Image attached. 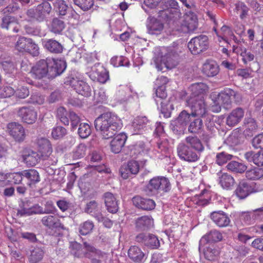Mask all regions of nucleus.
<instances>
[{
  "instance_id": "f03ea898",
  "label": "nucleus",
  "mask_w": 263,
  "mask_h": 263,
  "mask_svg": "<svg viewBox=\"0 0 263 263\" xmlns=\"http://www.w3.org/2000/svg\"><path fill=\"white\" fill-rule=\"evenodd\" d=\"M84 247L77 242H71L69 248L71 253L77 257H85L91 259V263H105L109 254L96 249L90 244L85 242Z\"/></svg>"
},
{
  "instance_id": "b1692460",
  "label": "nucleus",
  "mask_w": 263,
  "mask_h": 263,
  "mask_svg": "<svg viewBox=\"0 0 263 263\" xmlns=\"http://www.w3.org/2000/svg\"><path fill=\"white\" fill-rule=\"evenodd\" d=\"M133 202L136 207L144 210H152L155 207V202L154 200L144 198L140 196H136L133 198Z\"/></svg>"
},
{
  "instance_id": "9b49d317",
  "label": "nucleus",
  "mask_w": 263,
  "mask_h": 263,
  "mask_svg": "<svg viewBox=\"0 0 263 263\" xmlns=\"http://www.w3.org/2000/svg\"><path fill=\"white\" fill-rule=\"evenodd\" d=\"M57 116L65 125H68L69 119L73 130L75 129L80 122L79 117L73 111L67 112L65 108L60 107L57 110Z\"/></svg>"
},
{
  "instance_id": "412c9836",
  "label": "nucleus",
  "mask_w": 263,
  "mask_h": 263,
  "mask_svg": "<svg viewBox=\"0 0 263 263\" xmlns=\"http://www.w3.org/2000/svg\"><path fill=\"white\" fill-rule=\"evenodd\" d=\"M210 217L213 222L219 227H228L231 222L228 215L221 211L213 212Z\"/></svg>"
},
{
  "instance_id": "79ce46f5",
  "label": "nucleus",
  "mask_w": 263,
  "mask_h": 263,
  "mask_svg": "<svg viewBox=\"0 0 263 263\" xmlns=\"http://www.w3.org/2000/svg\"><path fill=\"white\" fill-rule=\"evenodd\" d=\"M185 141L189 147L192 149H194L198 153L202 152L204 149L200 140L197 137H187L185 139Z\"/></svg>"
},
{
  "instance_id": "9d476101",
  "label": "nucleus",
  "mask_w": 263,
  "mask_h": 263,
  "mask_svg": "<svg viewBox=\"0 0 263 263\" xmlns=\"http://www.w3.org/2000/svg\"><path fill=\"white\" fill-rule=\"evenodd\" d=\"M49 66L48 59L41 60L32 67L31 73L37 79L44 78H51L49 76Z\"/></svg>"
},
{
  "instance_id": "774afa93",
  "label": "nucleus",
  "mask_w": 263,
  "mask_h": 263,
  "mask_svg": "<svg viewBox=\"0 0 263 263\" xmlns=\"http://www.w3.org/2000/svg\"><path fill=\"white\" fill-rule=\"evenodd\" d=\"M54 7L60 15H64L66 14L68 6L64 1L57 0L54 4Z\"/></svg>"
},
{
  "instance_id": "f8f14e48",
  "label": "nucleus",
  "mask_w": 263,
  "mask_h": 263,
  "mask_svg": "<svg viewBox=\"0 0 263 263\" xmlns=\"http://www.w3.org/2000/svg\"><path fill=\"white\" fill-rule=\"evenodd\" d=\"M90 78L93 81L105 83L109 79V74L107 70L100 63L95 64L88 72Z\"/></svg>"
},
{
  "instance_id": "3c124183",
  "label": "nucleus",
  "mask_w": 263,
  "mask_h": 263,
  "mask_svg": "<svg viewBox=\"0 0 263 263\" xmlns=\"http://www.w3.org/2000/svg\"><path fill=\"white\" fill-rule=\"evenodd\" d=\"M234 11L239 14L240 18L244 20L247 17L249 11L248 7L243 2H239L235 4Z\"/></svg>"
},
{
  "instance_id": "49530a36",
  "label": "nucleus",
  "mask_w": 263,
  "mask_h": 263,
  "mask_svg": "<svg viewBox=\"0 0 263 263\" xmlns=\"http://www.w3.org/2000/svg\"><path fill=\"white\" fill-rule=\"evenodd\" d=\"M246 177L250 180L259 179L263 177V169L258 167H254L247 171Z\"/></svg>"
},
{
  "instance_id": "393cba45",
  "label": "nucleus",
  "mask_w": 263,
  "mask_h": 263,
  "mask_svg": "<svg viewBox=\"0 0 263 263\" xmlns=\"http://www.w3.org/2000/svg\"><path fill=\"white\" fill-rule=\"evenodd\" d=\"M218 181L220 186L226 190H230L235 184V180L230 174L219 172L217 174Z\"/></svg>"
},
{
  "instance_id": "4468645a",
  "label": "nucleus",
  "mask_w": 263,
  "mask_h": 263,
  "mask_svg": "<svg viewBox=\"0 0 263 263\" xmlns=\"http://www.w3.org/2000/svg\"><path fill=\"white\" fill-rule=\"evenodd\" d=\"M51 10L50 4L46 2L39 5L35 9L28 10L27 14L31 18L42 21L45 18L46 15L50 13Z\"/></svg>"
},
{
  "instance_id": "8fccbe9b",
  "label": "nucleus",
  "mask_w": 263,
  "mask_h": 263,
  "mask_svg": "<svg viewBox=\"0 0 263 263\" xmlns=\"http://www.w3.org/2000/svg\"><path fill=\"white\" fill-rule=\"evenodd\" d=\"M205 258L211 261L215 260L219 254V250L212 246L206 248L204 252Z\"/></svg>"
},
{
  "instance_id": "4be33fe9",
  "label": "nucleus",
  "mask_w": 263,
  "mask_h": 263,
  "mask_svg": "<svg viewBox=\"0 0 263 263\" xmlns=\"http://www.w3.org/2000/svg\"><path fill=\"white\" fill-rule=\"evenodd\" d=\"M244 110L242 108L238 107L233 109L227 116L226 124L229 126H234L237 124L244 116Z\"/></svg>"
},
{
  "instance_id": "5fc2aeb1",
  "label": "nucleus",
  "mask_w": 263,
  "mask_h": 263,
  "mask_svg": "<svg viewBox=\"0 0 263 263\" xmlns=\"http://www.w3.org/2000/svg\"><path fill=\"white\" fill-rule=\"evenodd\" d=\"M158 152L161 153V155H158L157 157L159 159H162L164 157H166L170 150V145L167 140H164L157 143Z\"/></svg>"
},
{
  "instance_id": "6ab92c4d",
  "label": "nucleus",
  "mask_w": 263,
  "mask_h": 263,
  "mask_svg": "<svg viewBox=\"0 0 263 263\" xmlns=\"http://www.w3.org/2000/svg\"><path fill=\"white\" fill-rule=\"evenodd\" d=\"M9 134L15 141L20 142L25 138V130L22 125L15 122L10 123L7 126Z\"/></svg>"
},
{
  "instance_id": "f3484780",
  "label": "nucleus",
  "mask_w": 263,
  "mask_h": 263,
  "mask_svg": "<svg viewBox=\"0 0 263 263\" xmlns=\"http://www.w3.org/2000/svg\"><path fill=\"white\" fill-rule=\"evenodd\" d=\"M36 144L42 159H48L50 158L52 148L49 140L45 138L39 137L36 139Z\"/></svg>"
},
{
  "instance_id": "5701e85b",
  "label": "nucleus",
  "mask_w": 263,
  "mask_h": 263,
  "mask_svg": "<svg viewBox=\"0 0 263 263\" xmlns=\"http://www.w3.org/2000/svg\"><path fill=\"white\" fill-rule=\"evenodd\" d=\"M127 140V136L123 133L116 135L110 143V149L115 154L119 153Z\"/></svg>"
},
{
  "instance_id": "4d7b16f0",
  "label": "nucleus",
  "mask_w": 263,
  "mask_h": 263,
  "mask_svg": "<svg viewBox=\"0 0 263 263\" xmlns=\"http://www.w3.org/2000/svg\"><path fill=\"white\" fill-rule=\"evenodd\" d=\"M143 144L132 145L129 146V154L131 157L136 158L139 155H142L144 153Z\"/></svg>"
},
{
  "instance_id": "6e6d98bb",
  "label": "nucleus",
  "mask_w": 263,
  "mask_h": 263,
  "mask_svg": "<svg viewBox=\"0 0 263 263\" xmlns=\"http://www.w3.org/2000/svg\"><path fill=\"white\" fill-rule=\"evenodd\" d=\"M44 255V252L40 248H35L31 251L29 257L30 263H37L42 260Z\"/></svg>"
},
{
  "instance_id": "de8ad7c7",
  "label": "nucleus",
  "mask_w": 263,
  "mask_h": 263,
  "mask_svg": "<svg viewBox=\"0 0 263 263\" xmlns=\"http://www.w3.org/2000/svg\"><path fill=\"white\" fill-rule=\"evenodd\" d=\"M227 167L228 170L235 173H242L247 169V166L242 163L235 161H232L229 162Z\"/></svg>"
},
{
  "instance_id": "37998d69",
  "label": "nucleus",
  "mask_w": 263,
  "mask_h": 263,
  "mask_svg": "<svg viewBox=\"0 0 263 263\" xmlns=\"http://www.w3.org/2000/svg\"><path fill=\"white\" fill-rule=\"evenodd\" d=\"M222 239V234L219 231L212 230L208 235L202 237L200 241V243H202L204 241L207 242H217L220 241Z\"/></svg>"
},
{
  "instance_id": "c9c22d12",
  "label": "nucleus",
  "mask_w": 263,
  "mask_h": 263,
  "mask_svg": "<svg viewBox=\"0 0 263 263\" xmlns=\"http://www.w3.org/2000/svg\"><path fill=\"white\" fill-rule=\"evenodd\" d=\"M245 159L250 162H253L258 166H263V152L255 153L252 151L246 152L244 155Z\"/></svg>"
},
{
  "instance_id": "1a4fd4ad",
  "label": "nucleus",
  "mask_w": 263,
  "mask_h": 263,
  "mask_svg": "<svg viewBox=\"0 0 263 263\" xmlns=\"http://www.w3.org/2000/svg\"><path fill=\"white\" fill-rule=\"evenodd\" d=\"M66 82L69 84L76 92L84 97H88L91 94V89L85 82L76 77H70Z\"/></svg>"
},
{
  "instance_id": "39448f33",
  "label": "nucleus",
  "mask_w": 263,
  "mask_h": 263,
  "mask_svg": "<svg viewBox=\"0 0 263 263\" xmlns=\"http://www.w3.org/2000/svg\"><path fill=\"white\" fill-rule=\"evenodd\" d=\"M198 25L197 15L190 10L185 12L183 19L180 25L176 26L175 30L182 33H187L195 30Z\"/></svg>"
},
{
  "instance_id": "423d86ee",
  "label": "nucleus",
  "mask_w": 263,
  "mask_h": 263,
  "mask_svg": "<svg viewBox=\"0 0 263 263\" xmlns=\"http://www.w3.org/2000/svg\"><path fill=\"white\" fill-rule=\"evenodd\" d=\"M186 105L191 109L193 117H203L207 112V108L203 97H190L186 100Z\"/></svg>"
},
{
  "instance_id": "69168bd1",
  "label": "nucleus",
  "mask_w": 263,
  "mask_h": 263,
  "mask_svg": "<svg viewBox=\"0 0 263 263\" xmlns=\"http://www.w3.org/2000/svg\"><path fill=\"white\" fill-rule=\"evenodd\" d=\"M213 29L219 38V41H221L220 39L225 40L228 36L231 34L230 28L227 26H223L219 31H217L215 27H214Z\"/></svg>"
},
{
  "instance_id": "c85d7f7f",
  "label": "nucleus",
  "mask_w": 263,
  "mask_h": 263,
  "mask_svg": "<svg viewBox=\"0 0 263 263\" xmlns=\"http://www.w3.org/2000/svg\"><path fill=\"white\" fill-rule=\"evenodd\" d=\"M104 198L107 211L111 213H117L119 209V205L115 196L112 193L107 192L104 194Z\"/></svg>"
},
{
  "instance_id": "603ef678",
  "label": "nucleus",
  "mask_w": 263,
  "mask_h": 263,
  "mask_svg": "<svg viewBox=\"0 0 263 263\" xmlns=\"http://www.w3.org/2000/svg\"><path fill=\"white\" fill-rule=\"evenodd\" d=\"M130 89L125 87L123 89L119 90L117 93V99L120 103H124L129 100L130 95Z\"/></svg>"
},
{
  "instance_id": "7ed1b4c3",
  "label": "nucleus",
  "mask_w": 263,
  "mask_h": 263,
  "mask_svg": "<svg viewBox=\"0 0 263 263\" xmlns=\"http://www.w3.org/2000/svg\"><path fill=\"white\" fill-rule=\"evenodd\" d=\"M9 2L11 1L12 4L4 8L3 13L6 15L2 19V27L7 30L12 29L14 32H17L19 30V25L14 17L8 14L16 12L20 8V4L22 5L29 3L30 0H7Z\"/></svg>"
},
{
  "instance_id": "2f4dec72",
  "label": "nucleus",
  "mask_w": 263,
  "mask_h": 263,
  "mask_svg": "<svg viewBox=\"0 0 263 263\" xmlns=\"http://www.w3.org/2000/svg\"><path fill=\"white\" fill-rule=\"evenodd\" d=\"M85 212L95 217L101 218V205L95 200L88 202L84 210Z\"/></svg>"
},
{
  "instance_id": "e433bc0d",
  "label": "nucleus",
  "mask_w": 263,
  "mask_h": 263,
  "mask_svg": "<svg viewBox=\"0 0 263 263\" xmlns=\"http://www.w3.org/2000/svg\"><path fill=\"white\" fill-rule=\"evenodd\" d=\"M147 29L149 34H159L163 29V25L159 21L152 18L147 23Z\"/></svg>"
},
{
  "instance_id": "e2e57ef3",
  "label": "nucleus",
  "mask_w": 263,
  "mask_h": 263,
  "mask_svg": "<svg viewBox=\"0 0 263 263\" xmlns=\"http://www.w3.org/2000/svg\"><path fill=\"white\" fill-rule=\"evenodd\" d=\"M203 126L202 121L200 119H196L192 121L189 126L188 130L190 133H198Z\"/></svg>"
},
{
  "instance_id": "338daca9",
  "label": "nucleus",
  "mask_w": 263,
  "mask_h": 263,
  "mask_svg": "<svg viewBox=\"0 0 263 263\" xmlns=\"http://www.w3.org/2000/svg\"><path fill=\"white\" fill-rule=\"evenodd\" d=\"M86 146L84 144H80L73 152V159H78L83 157L86 154Z\"/></svg>"
},
{
  "instance_id": "09e8293b",
  "label": "nucleus",
  "mask_w": 263,
  "mask_h": 263,
  "mask_svg": "<svg viewBox=\"0 0 263 263\" xmlns=\"http://www.w3.org/2000/svg\"><path fill=\"white\" fill-rule=\"evenodd\" d=\"M245 133L248 136H252L253 132L257 129V125L255 121L253 118H248L245 121Z\"/></svg>"
},
{
  "instance_id": "13d9d810",
  "label": "nucleus",
  "mask_w": 263,
  "mask_h": 263,
  "mask_svg": "<svg viewBox=\"0 0 263 263\" xmlns=\"http://www.w3.org/2000/svg\"><path fill=\"white\" fill-rule=\"evenodd\" d=\"M65 28L64 22L57 18L53 19L51 25V31L54 33H60Z\"/></svg>"
},
{
  "instance_id": "58836bf2",
  "label": "nucleus",
  "mask_w": 263,
  "mask_h": 263,
  "mask_svg": "<svg viewBox=\"0 0 263 263\" xmlns=\"http://www.w3.org/2000/svg\"><path fill=\"white\" fill-rule=\"evenodd\" d=\"M18 212L22 215L27 216H30L33 214H41L43 213H49L48 211H44L43 208L37 204H35L29 208H23L18 211Z\"/></svg>"
},
{
  "instance_id": "0eeeda50",
  "label": "nucleus",
  "mask_w": 263,
  "mask_h": 263,
  "mask_svg": "<svg viewBox=\"0 0 263 263\" xmlns=\"http://www.w3.org/2000/svg\"><path fill=\"white\" fill-rule=\"evenodd\" d=\"M188 48L192 53L199 54L208 49L209 39L206 35H200L192 38L187 44Z\"/></svg>"
},
{
  "instance_id": "aec40b11",
  "label": "nucleus",
  "mask_w": 263,
  "mask_h": 263,
  "mask_svg": "<svg viewBox=\"0 0 263 263\" xmlns=\"http://www.w3.org/2000/svg\"><path fill=\"white\" fill-rule=\"evenodd\" d=\"M257 191L254 189L253 184L245 181H240L236 190L235 194L239 199H245L252 193L256 192Z\"/></svg>"
},
{
  "instance_id": "f704fd0d",
  "label": "nucleus",
  "mask_w": 263,
  "mask_h": 263,
  "mask_svg": "<svg viewBox=\"0 0 263 263\" xmlns=\"http://www.w3.org/2000/svg\"><path fill=\"white\" fill-rule=\"evenodd\" d=\"M189 89L192 92L190 97H203L202 94L208 90V86L203 83H196L192 84Z\"/></svg>"
},
{
  "instance_id": "a878e982",
  "label": "nucleus",
  "mask_w": 263,
  "mask_h": 263,
  "mask_svg": "<svg viewBox=\"0 0 263 263\" xmlns=\"http://www.w3.org/2000/svg\"><path fill=\"white\" fill-rule=\"evenodd\" d=\"M23 175H24V177L27 180V185L31 188L34 187L35 184L41 180L39 172L34 169L24 170Z\"/></svg>"
},
{
  "instance_id": "7c9ffc66",
  "label": "nucleus",
  "mask_w": 263,
  "mask_h": 263,
  "mask_svg": "<svg viewBox=\"0 0 263 263\" xmlns=\"http://www.w3.org/2000/svg\"><path fill=\"white\" fill-rule=\"evenodd\" d=\"M154 226L153 218L149 216H144L138 218L136 221V227L139 231H146Z\"/></svg>"
},
{
  "instance_id": "bb28decb",
  "label": "nucleus",
  "mask_w": 263,
  "mask_h": 263,
  "mask_svg": "<svg viewBox=\"0 0 263 263\" xmlns=\"http://www.w3.org/2000/svg\"><path fill=\"white\" fill-rule=\"evenodd\" d=\"M22 158L23 162L27 165L33 166L39 162L42 157L37 152L32 150H27L24 152Z\"/></svg>"
},
{
  "instance_id": "2eb2a0df",
  "label": "nucleus",
  "mask_w": 263,
  "mask_h": 263,
  "mask_svg": "<svg viewBox=\"0 0 263 263\" xmlns=\"http://www.w3.org/2000/svg\"><path fill=\"white\" fill-rule=\"evenodd\" d=\"M18 116L27 124L34 123L37 118V112L32 106H24L19 108Z\"/></svg>"
},
{
  "instance_id": "680f3d73",
  "label": "nucleus",
  "mask_w": 263,
  "mask_h": 263,
  "mask_svg": "<svg viewBox=\"0 0 263 263\" xmlns=\"http://www.w3.org/2000/svg\"><path fill=\"white\" fill-rule=\"evenodd\" d=\"M93 227L94 224L91 221H86L80 226L79 232L81 235H86L91 232Z\"/></svg>"
},
{
  "instance_id": "f257e3e1",
  "label": "nucleus",
  "mask_w": 263,
  "mask_h": 263,
  "mask_svg": "<svg viewBox=\"0 0 263 263\" xmlns=\"http://www.w3.org/2000/svg\"><path fill=\"white\" fill-rule=\"evenodd\" d=\"M121 119L116 115L106 112L100 115L95 120V127L102 138H112L122 127Z\"/></svg>"
},
{
  "instance_id": "6e6552de",
  "label": "nucleus",
  "mask_w": 263,
  "mask_h": 263,
  "mask_svg": "<svg viewBox=\"0 0 263 263\" xmlns=\"http://www.w3.org/2000/svg\"><path fill=\"white\" fill-rule=\"evenodd\" d=\"M147 187L151 191L154 192H167L171 188L168 179L163 176L155 177L151 179Z\"/></svg>"
},
{
  "instance_id": "a19ab883",
  "label": "nucleus",
  "mask_w": 263,
  "mask_h": 263,
  "mask_svg": "<svg viewBox=\"0 0 263 263\" xmlns=\"http://www.w3.org/2000/svg\"><path fill=\"white\" fill-rule=\"evenodd\" d=\"M42 224L49 229L59 227L61 226L60 220L58 217L53 215L44 216L41 220Z\"/></svg>"
},
{
  "instance_id": "a18cd8bd",
  "label": "nucleus",
  "mask_w": 263,
  "mask_h": 263,
  "mask_svg": "<svg viewBox=\"0 0 263 263\" xmlns=\"http://www.w3.org/2000/svg\"><path fill=\"white\" fill-rule=\"evenodd\" d=\"M148 123L149 120L146 117H138L134 120L132 126L135 132H140Z\"/></svg>"
},
{
  "instance_id": "473e14b6",
  "label": "nucleus",
  "mask_w": 263,
  "mask_h": 263,
  "mask_svg": "<svg viewBox=\"0 0 263 263\" xmlns=\"http://www.w3.org/2000/svg\"><path fill=\"white\" fill-rule=\"evenodd\" d=\"M233 51L242 57V61L245 64L253 61L255 56L250 51H248L246 48L241 45L233 46Z\"/></svg>"
},
{
  "instance_id": "ea45409f",
  "label": "nucleus",
  "mask_w": 263,
  "mask_h": 263,
  "mask_svg": "<svg viewBox=\"0 0 263 263\" xmlns=\"http://www.w3.org/2000/svg\"><path fill=\"white\" fill-rule=\"evenodd\" d=\"M191 117H193L191 114H189L185 110L182 111L175 121V125L179 128H183L191 121Z\"/></svg>"
},
{
  "instance_id": "bf43d9fd",
  "label": "nucleus",
  "mask_w": 263,
  "mask_h": 263,
  "mask_svg": "<svg viewBox=\"0 0 263 263\" xmlns=\"http://www.w3.org/2000/svg\"><path fill=\"white\" fill-rule=\"evenodd\" d=\"M91 132V128L88 124L83 123L79 125L78 133L81 138H87L90 135Z\"/></svg>"
},
{
  "instance_id": "c756f323",
  "label": "nucleus",
  "mask_w": 263,
  "mask_h": 263,
  "mask_svg": "<svg viewBox=\"0 0 263 263\" xmlns=\"http://www.w3.org/2000/svg\"><path fill=\"white\" fill-rule=\"evenodd\" d=\"M42 43L43 47L52 53H61L63 51V47L58 41L52 39H42Z\"/></svg>"
},
{
  "instance_id": "20e7f679",
  "label": "nucleus",
  "mask_w": 263,
  "mask_h": 263,
  "mask_svg": "<svg viewBox=\"0 0 263 263\" xmlns=\"http://www.w3.org/2000/svg\"><path fill=\"white\" fill-rule=\"evenodd\" d=\"M240 98V95L233 90L225 89L217 95L216 100L214 102V105L212 106V110L218 112L221 110V106L225 109H229L231 107L233 100L239 102Z\"/></svg>"
},
{
  "instance_id": "0e129e2a",
  "label": "nucleus",
  "mask_w": 263,
  "mask_h": 263,
  "mask_svg": "<svg viewBox=\"0 0 263 263\" xmlns=\"http://www.w3.org/2000/svg\"><path fill=\"white\" fill-rule=\"evenodd\" d=\"M232 155L229 154L224 152L217 154L216 157V162L219 165H222L226 163L228 161L232 159Z\"/></svg>"
},
{
  "instance_id": "a211bd4d",
  "label": "nucleus",
  "mask_w": 263,
  "mask_h": 263,
  "mask_svg": "<svg viewBox=\"0 0 263 263\" xmlns=\"http://www.w3.org/2000/svg\"><path fill=\"white\" fill-rule=\"evenodd\" d=\"M49 64V76L54 78L62 73L66 68V63L61 60H54L48 59Z\"/></svg>"
},
{
  "instance_id": "864d4df0",
  "label": "nucleus",
  "mask_w": 263,
  "mask_h": 263,
  "mask_svg": "<svg viewBox=\"0 0 263 263\" xmlns=\"http://www.w3.org/2000/svg\"><path fill=\"white\" fill-rule=\"evenodd\" d=\"M110 64L114 67L126 66L129 65L128 60L123 56H115L110 60Z\"/></svg>"
},
{
  "instance_id": "4c0bfd02",
  "label": "nucleus",
  "mask_w": 263,
  "mask_h": 263,
  "mask_svg": "<svg viewBox=\"0 0 263 263\" xmlns=\"http://www.w3.org/2000/svg\"><path fill=\"white\" fill-rule=\"evenodd\" d=\"M166 8L159 10V16L162 18H170V15L171 9L170 8H176L178 7V2L175 0H167L164 2Z\"/></svg>"
},
{
  "instance_id": "052dcab7",
  "label": "nucleus",
  "mask_w": 263,
  "mask_h": 263,
  "mask_svg": "<svg viewBox=\"0 0 263 263\" xmlns=\"http://www.w3.org/2000/svg\"><path fill=\"white\" fill-rule=\"evenodd\" d=\"M73 2L83 11H88L94 6V0H73Z\"/></svg>"
},
{
  "instance_id": "72a5a7b5",
  "label": "nucleus",
  "mask_w": 263,
  "mask_h": 263,
  "mask_svg": "<svg viewBox=\"0 0 263 263\" xmlns=\"http://www.w3.org/2000/svg\"><path fill=\"white\" fill-rule=\"evenodd\" d=\"M202 72L208 77H214L219 72V66L214 61H207L202 66Z\"/></svg>"
},
{
  "instance_id": "dca6fc26",
  "label": "nucleus",
  "mask_w": 263,
  "mask_h": 263,
  "mask_svg": "<svg viewBox=\"0 0 263 263\" xmlns=\"http://www.w3.org/2000/svg\"><path fill=\"white\" fill-rule=\"evenodd\" d=\"M135 240L153 249H157L160 246L158 237L152 234L140 233L136 236Z\"/></svg>"
},
{
  "instance_id": "c03bdc74",
  "label": "nucleus",
  "mask_w": 263,
  "mask_h": 263,
  "mask_svg": "<svg viewBox=\"0 0 263 263\" xmlns=\"http://www.w3.org/2000/svg\"><path fill=\"white\" fill-rule=\"evenodd\" d=\"M31 43V39L25 37H20L15 44V49L20 52L27 51L28 44Z\"/></svg>"
},
{
  "instance_id": "ddd939ff",
  "label": "nucleus",
  "mask_w": 263,
  "mask_h": 263,
  "mask_svg": "<svg viewBox=\"0 0 263 263\" xmlns=\"http://www.w3.org/2000/svg\"><path fill=\"white\" fill-rule=\"evenodd\" d=\"M177 153L179 157L183 160L193 162L199 158V153L194 151L189 146L184 143H180L177 146Z\"/></svg>"
},
{
  "instance_id": "cd10ccee",
  "label": "nucleus",
  "mask_w": 263,
  "mask_h": 263,
  "mask_svg": "<svg viewBox=\"0 0 263 263\" xmlns=\"http://www.w3.org/2000/svg\"><path fill=\"white\" fill-rule=\"evenodd\" d=\"M128 256L136 263H143L146 258L141 249L136 246L130 247L128 251Z\"/></svg>"
}]
</instances>
